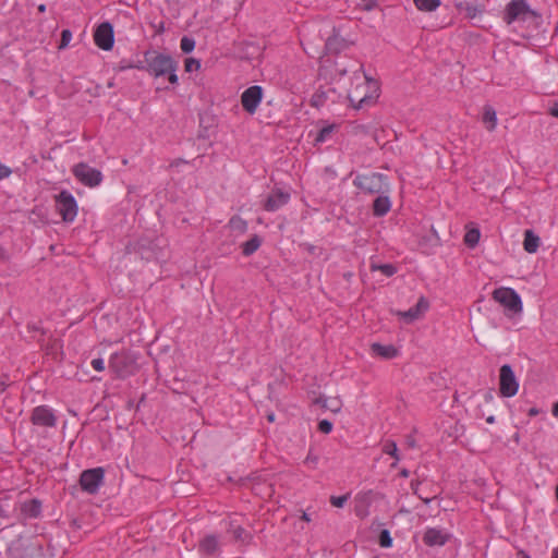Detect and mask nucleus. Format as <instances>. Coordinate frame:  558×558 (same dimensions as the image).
Listing matches in <instances>:
<instances>
[{
    "instance_id": "1",
    "label": "nucleus",
    "mask_w": 558,
    "mask_h": 558,
    "mask_svg": "<svg viewBox=\"0 0 558 558\" xmlns=\"http://www.w3.org/2000/svg\"><path fill=\"white\" fill-rule=\"evenodd\" d=\"M144 58L145 71L149 75L156 78L167 76V80L171 85L179 84V77L177 74L179 61L172 56L156 50H146L144 52Z\"/></svg>"
},
{
    "instance_id": "2",
    "label": "nucleus",
    "mask_w": 558,
    "mask_h": 558,
    "mask_svg": "<svg viewBox=\"0 0 558 558\" xmlns=\"http://www.w3.org/2000/svg\"><path fill=\"white\" fill-rule=\"evenodd\" d=\"M504 20L507 24L523 22L537 28L542 23V15L532 10L525 0H512L506 7Z\"/></svg>"
},
{
    "instance_id": "3",
    "label": "nucleus",
    "mask_w": 558,
    "mask_h": 558,
    "mask_svg": "<svg viewBox=\"0 0 558 558\" xmlns=\"http://www.w3.org/2000/svg\"><path fill=\"white\" fill-rule=\"evenodd\" d=\"M353 184L367 194H386L389 192L388 178L379 172L357 174Z\"/></svg>"
},
{
    "instance_id": "4",
    "label": "nucleus",
    "mask_w": 558,
    "mask_h": 558,
    "mask_svg": "<svg viewBox=\"0 0 558 558\" xmlns=\"http://www.w3.org/2000/svg\"><path fill=\"white\" fill-rule=\"evenodd\" d=\"M493 299L504 306L506 314L509 316L521 313L523 310L521 296L512 288L495 289Z\"/></svg>"
},
{
    "instance_id": "5",
    "label": "nucleus",
    "mask_w": 558,
    "mask_h": 558,
    "mask_svg": "<svg viewBox=\"0 0 558 558\" xmlns=\"http://www.w3.org/2000/svg\"><path fill=\"white\" fill-rule=\"evenodd\" d=\"M39 556H43V548L34 539H15L8 548L9 558H36Z\"/></svg>"
},
{
    "instance_id": "6",
    "label": "nucleus",
    "mask_w": 558,
    "mask_h": 558,
    "mask_svg": "<svg viewBox=\"0 0 558 558\" xmlns=\"http://www.w3.org/2000/svg\"><path fill=\"white\" fill-rule=\"evenodd\" d=\"M109 368L118 378H125L135 371V360L128 352H116L109 359Z\"/></svg>"
},
{
    "instance_id": "7",
    "label": "nucleus",
    "mask_w": 558,
    "mask_h": 558,
    "mask_svg": "<svg viewBox=\"0 0 558 558\" xmlns=\"http://www.w3.org/2000/svg\"><path fill=\"white\" fill-rule=\"evenodd\" d=\"M54 202L62 220L64 222L74 221L77 215V202L75 197L68 190H62L54 196Z\"/></svg>"
},
{
    "instance_id": "8",
    "label": "nucleus",
    "mask_w": 558,
    "mask_h": 558,
    "mask_svg": "<svg viewBox=\"0 0 558 558\" xmlns=\"http://www.w3.org/2000/svg\"><path fill=\"white\" fill-rule=\"evenodd\" d=\"M519 390V380L509 364H504L499 369V392L505 398H511Z\"/></svg>"
},
{
    "instance_id": "9",
    "label": "nucleus",
    "mask_w": 558,
    "mask_h": 558,
    "mask_svg": "<svg viewBox=\"0 0 558 558\" xmlns=\"http://www.w3.org/2000/svg\"><path fill=\"white\" fill-rule=\"evenodd\" d=\"M105 470L100 466L84 470L80 475V485L88 494L98 493L104 484Z\"/></svg>"
},
{
    "instance_id": "10",
    "label": "nucleus",
    "mask_w": 558,
    "mask_h": 558,
    "mask_svg": "<svg viewBox=\"0 0 558 558\" xmlns=\"http://www.w3.org/2000/svg\"><path fill=\"white\" fill-rule=\"evenodd\" d=\"M73 175L84 185L89 187L98 186L102 181L100 170L88 166L85 162L75 165L72 169Z\"/></svg>"
},
{
    "instance_id": "11",
    "label": "nucleus",
    "mask_w": 558,
    "mask_h": 558,
    "mask_svg": "<svg viewBox=\"0 0 558 558\" xmlns=\"http://www.w3.org/2000/svg\"><path fill=\"white\" fill-rule=\"evenodd\" d=\"M94 41L96 46L105 51L112 49L114 44L113 26L109 22L100 23L94 33Z\"/></svg>"
},
{
    "instance_id": "12",
    "label": "nucleus",
    "mask_w": 558,
    "mask_h": 558,
    "mask_svg": "<svg viewBox=\"0 0 558 558\" xmlns=\"http://www.w3.org/2000/svg\"><path fill=\"white\" fill-rule=\"evenodd\" d=\"M263 95L264 90L259 85H253L246 88L241 95V105L243 109L250 114L255 113L262 102Z\"/></svg>"
},
{
    "instance_id": "13",
    "label": "nucleus",
    "mask_w": 558,
    "mask_h": 558,
    "mask_svg": "<svg viewBox=\"0 0 558 558\" xmlns=\"http://www.w3.org/2000/svg\"><path fill=\"white\" fill-rule=\"evenodd\" d=\"M57 421L53 410L48 405H38L32 411L31 422L36 426L56 427Z\"/></svg>"
},
{
    "instance_id": "14",
    "label": "nucleus",
    "mask_w": 558,
    "mask_h": 558,
    "mask_svg": "<svg viewBox=\"0 0 558 558\" xmlns=\"http://www.w3.org/2000/svg\"><path fill=\"white\" fill-rule=\"evenodd\" d=\"M290 197H291V195L289 192H284L280 189H275L271 191V193L265 199V202L263 204V208L266 211H271V213L277 211L282 206L288 204V202L290 201Z\"/></svg>"
},
{
    "instance_id": "15",
    "label": "nucleus",
    "mask_w": 558,
    "mask_h": 558,
    "mask_svg": "<svg viewBox=\"0 0 558 558\" xmlns=\"http://www.w3.org/2000/svg\"><path fill=\"white\" fill-rule=\"evenodd\" d=\"M451 535L442 529L427 527L423 535V542L428 547L444 546Z\"/></svg>"
},
{
    "instance_id": "16",
    "label": "nucleus",
    "mask_w": 558,
    "mask_h": 558,
    "mask_svg": "<svg viewBox=\"0 0 558 558\" xmlns=\"http://www.w3.org/2000/svg\"><path fill=\"white\" fill-rule=\"evenodd\" d=\"M351 43L342 37L339 32L333 28L332 35H330L325 44L326 51L328 53L338 54L349 48Z\"/></svg>"
},
{
    "instance_id": "17",
    "label": "nucleus",
    "mask_w": 558,
    "mask_h": 558,
    "mask_svg": "<svg viewBox=\"0 0 558 558\" xmlns=\"http://www.w3.org/2000/svg\"><path fill=\"white\" fill-rule=\"evenodd\" d=\"M428 308V302L424 296H421L417 303L410 307L408 311H399L397 315L402 318L407 324H411L420 318V316Z\"/></svg>"
},
{
    "instance_id": "18",
    "label": "nucleus",
    "mask_w": 558,
    "mask_h": 558,
    "mask_svg": "<svg viewBox=\"0 0 558 558\" xmlns=\"http://www.w3.org/2000/svg\"><path fill=\"white\" fill-rule=\"evenodd\" d=\"M386 194H378L374 199L372 211L375 217H383L388 214L391 208L390 197Z\"/></svg>"
},
{
    "instance_id": "19",
    "label": "nucleus",
    "mask_w": 558,
    "mask_h": 558,
    "mask_svg": "<svg viewBox=\"0 0 558 558\" xmlns=\"http://www.w3.org/2000/svg\"><path fill=\"white\" fill-rule=\"evenodd\" d=\"M198 550L205 555H217L219 553V539L216 535H206L198 545Z\"/></svg>"
},
{
    "instance_id": "20",
    "label": "nucleus",
    "mask_w": 558,
    "mask_h": 558,
    "mask_svg": "<svg viewBox=\"0 0 558 558\" xmlns=\"http://www.w3.org/2000/svg\"><path fill=\"white\" fill-rule=\"evenodd\" d=\"M377 97H378V95H373V94H368V95L366 94V95L361 96V94L359 93V87H356L354 89L353 94L349 95V99H350L351 104L356 102L357 109H362L364 107H367V106L374 104Z\"/></svg>"
},
{
    "instance_id": "21",
    "label": "nucleus",
    "mask_w": 558,
    "mask_h": 558,
    "mask_svg": "<svg viewBox=\"0 0 558 558\" xmlns=\"http://www.w3.org/2000/svg\"><path fill=\"white\" fill-rule=\"evenodd\" d=\"M336 94V89L332 87H328L327 89H317L311 98V106L315 108L323 107L327 100L331 97V95Z\"/></svg>"
},
{
    "instance_id": "22",
    "label": "nucleus",
    "mask_w": 558,
    "mask_h": 558,
    "mask_svg": "<svg viewBox=\"0 0 558 558\" xmlns=\"http://www.w3.org/2000/svg\"><path fill=\"white\" fill-rule=\"evenodd\" d=\"M22 513L27 518H38L41 513L40 500L34 498L21 505Z\"/></svg>"
},
{
    "instance_id": "23",
    "label": "nucleus",
    "mask_w": 558,
    "mask_h": 558,
    "mask_svg": "<svg viewBox=\"0 0 558 558\" xmlns=\"http://www.w3.org/2000/svg\"><path fill=\"white\" fill-rule=\"evenodd\" d=\"M539 236L536 235L533 230L527 229L524 231L523 247L527 253H536L539 247Z\"/></svg>"
},
{
    "instance_id": "24",
    "label": "nucleus",
    "mask_w": 558,
    "mask_h": 558,
    "mask_svg": "<svg viewBox=\"0 0 558 558\" xmlns=\"http://www.w3.org/2000/svg\"><path fill=\"white\" fill-rule=\"evenodd\" d=\"M315 404H318L323 409L329 410L333 413H338L342 407V402L339 398H327L325 396H319L316 398Z\"/></svg>"
},
{
    "instance_id": "25",
    "label": "nucleus",
    "mask_w": 558,
    "mask_h": 558,
    "mask_svg": "<svg viewBox=\"0 0 558 558\" xmlns=\"http://www.w3.org/2000/svg\"><path fill=\"white\" fill-rule=\"evenodd\" d=\"M372 350L378 356L387 360L393 359L398 355V350L392 344L385 345L376 342L372 344Z\"/></svg>"
},
{
    "instance_id": "26",
    "label": "nucleus",
    "mask_w": 558,
    "mask_h": 558,
    "mask_svg": "<svg viewBox=\"0 0 558 558\" xmlns=\"http://www.w3.org/2000/svg\"><path fill=\"white\" fill-rule=\"evenodd\" d=\"M260 245L262 238L257 234H254L250 240L242 244V254L244 256H251L259 248Z\"/></svg>"
},
{
    "instance_id": "27",
    "label": "nucleus",
    "mask_w": 558,
    "mask_h": 558,
    "mask_svg": "<svg viewBox=\"0 0 558 558\" xmlns=\"http://www.w3.org/2000/svg\"><path fill=\"white\" fill-rule=\"evenodd\" d=\"M483 122L488 131H493L497 124V114L492 106H485L483 112Z\"/></svg>"
},
{
    "instance_id": "28",
    "label": "nucleus",
    "mask_w": 558,
    "mask_h": 558,
    "mask_svg": "<svg viewBox=\"0 0 558 558\" xmlns=\"http://www.w3.org/2000/svg\"><path fill=\"white\" fill-rule=\"evenodd\" d=\"M420 11L432 12L440 5V0H413Z\"/></svg>"
},
{
    "instance_id": "29",
    "label": "nucleus",
    "mask_w": 558,
    "mask_h": 558,
    "mask_svg": "<svg viewBox=\"0 0 558 558\" xmlns=\"http://www.w3.org/2000/svg\"><path fill=\"white\" fill-rule=\"evenodd\" d=\"M480 236H481V233H480V230L478 229H471V230H468L465 235H464V243L473 248L477 245L478 241H480Z\"/></svg>"
},
{
    "instance_id": "30",
    "label": "nucleus",
    "mask_w": 558,
    "mask_h": 558,
    "mask_svg": "<svg viewBox=\"0 0 558 558\" xmlns=\"http://www.w3.org/2000/svg\"><path fill=\"white\" fill-rule=\"evenodd\" d=\"M229 226L232 230H235L240 233H244L247 229V222L239 216H233L229 220Z\"/></svg>"
},
{
    "instance_id": "31",
    "label": "nucleus",
    "mask_w": 558,
    "mask_h": 558,
    "mask_svg": "<svg viewBox=\"0 0 558 558\" xmlns=\"http://www.w3.org/2000/svg\"><path fill=\"white\" fill-rule=\"evenodd\" d=\"M335 130V125L330 124V125H326L324 128H322L317 135L315 136V143H324L326 142Z\"/></svg>"
},
{
    "instance_id": "32",
    "label": "nucleus",
    "mask_w": 558,
    "mask_h": 558,
    "mask_svg": "<svg viewBox=\"0 0 558 558\" xmlns=\"http://www.w3.org/2000/svg\"><path fill=\"white\" fill-rule=\"evenodd\" d=\"M372 270H379L386 277H391L397 272V267L392 264L372 265Z\"/></svg>"
},
{
    "instance_id": "33",
    "label": "nucleus",
    "mask_w": 558,
    "mask_h": 558,
    "mask_svg": "<svg viewBox=\"0 0 558 558\" xmlns=\"http://www.w3.org/2000/svg\"><path fill=\"white\" fill-rule=\"evenodd\" d=\"M180 48L184 53H191L195 48V40L192 37L183 36L180 41Z\"/></svg>"
},
{
    "instance_id": "34",
    "label": "nucleus",
    "mask_w": 558,
    "mask_h": 558,
    "mask_svg": "<svg viewBox=\"0 0 558 558\" xmlns=\"http://www.w3.org/2000/svg\"><path fill=\"white\" fill-rule=\"evenodd\" d=\"M378 544L384 548H389L392 546V537L388 530H381L378 535Z\"/></svg>"
},
{
    "instance_id": "35",
    "label": "nucleus",
    "mask_w": 558,
    "mask_h": 558,
    "mask_svg": "<svg viewBox=\"0 0 558 558\" xmlns=\"http://www.w3.org/2000/svg\"><path fill=\"white\" fill-rule=\"evenodd\" d=\"M383 451L386 453V454H389L391 456L392 458L396 459V461H398L400 459L399 457V450H398V447H397V444L393 442V441H387L385 445H384V448H383Z\"/></svg>"
},
{
    "instance_id": "36",
    "label": "nucleus",
    "mask_w": 558,
    "mask_h": 558,
    "mask_svg": "<svg viewBox=\"0 0 558 558\" xmlns=\"http://www.w3.org/2000/svg\"><path fill=\"white\" fill-rule=\"evenodd\" d=\"M184 68L186 72L197 71L201 68V61L195 58H186Z\"/></svg>"
},
{
    "instance_id": "37",
    "label": "nucleus",
    "mask_w": 558,
    "mask_h": 558,
    "mask_svg": "<svg viewBox=\"0 0 558 558\" xmlns=\"http://www.w3.org/2000/svg\"><path fill=\"white\" fill-rule=\"evenodd\" d=\"M71 39H72L71 31L70 29H63L61 32L59 49H64L65 47H68V45L70 44Z\"/></svg>"
},
{
    "instance_id": "38",
    "label": "nucleus",
    "mask_w": 558,
    "mask_h": 558,
    "mask_svg": "<svg viewBox=\"0 0 558 558\" xmlns=\"http://www.w3.org/2000/svg\"><path fill=\"white\" fill-rule=\"evenodd\" d=\"M349 499V495L331 496L330 504L336 508H342Z\"/></svg>"
},
{
    "instance_id": "39",
    "label": "nucleus",
    "mask_w": 558,
    "mask_h": 558,
    "mask_svg": "<svg viewBox=\"0 0 558 558\" xmlns=\"http://www.w3.org/2000/svg\"><path fill=\"white\" fill-rule=\"evenodd\" d=\"M318 430L323 434H329L332 430V423L328 420H322L318 422Z\"/></svg>"
},
{
    "instance_id": "40",
    "label": "nucleus",
    "mask_w": 558,
    "mask_h": 558,
    "mask_svg": "<svg viewBox=\"0 0 558 558\" xmlns=\"http://www.w3.org/2000/svg\"><path fill=\"white\" fill-rule=\"evenodd\" d=\"M421 483L418 481H412L411 482V489L413 490V494L416 495L421 500H423L426 505H428L432 501V498L423 497L418 494V485Z\"/></svg>"
},
{
    "instance_id": "41",
    "label": "nucleus",
    "mask_w": 558,
    "mask_h": 558,
    "mask_svg": "<svg viewBox=\"0 0 558 558\" xmlns=\"http://www.w3.org/2000/svg\"><path fill=\"white\" fill-rule=\"evenodd\" d=\"M232 534L235 541L241 542H243L247 536L245 529H243L242 526H236L235 529H233Z\"/></svg>"
},
{
    "instance_id": "42",
    "label": "nucleus",
    "mask_w": 558,
    "mask_h": 558,
    "mask_svg": "<svg viewBox=\"0 0 558 558\" xmlns=\"http://www.w3.org/2000/svg\"><path fill=\"white\" fill-rule=\"evenodd\" d=\"M90 365L97 372H102L106 368L105 367V361L101 357H97V359L92 360Z\"/></svg>"
},
{
    "instance_id": "43",
    "label": "nucleus",
    "mask_w": 558,
    "mask_h": 558,
    "mask_svg": "<svg viewBox=\"0 0 558 558\" xmlns=\"http://www.w3.org/2000/svg\"><path fill=\"white\" fill-rule=\"evenodd\" d=\"M335 71L339 76H344L349 72L348 66L343 65L341 62H335Z\"/></svg>"
},
{
    "instance_id": "44",
    "label": "nucleus",
    "mask_w": 558,
    "mask_h": 558,
    "mask_svg": "<svg viewBox=\"0 0 558 558\" xmlns=\"http://www.w3.org/2000/svg\"><path fill=\"white\" fill-rule=\"evenodd\" d=\"M364 76L367 82L368 88H371L373 90V93H377L379 89L377 81L368 77L366 74H364Z\"/></svg>"
},
{
    "instance_id": "45",
    "label": "nucleus",
    "mask_w": 558,
    "mask_h": 558,
    "mask_svg": "<svg viewBox=\"0 0 558 558\" xmlns=\"http://www.w3.org/2000/svg\"><path fill=\"white\" fill-rule=\"evenodd\" d=\"M11 173H12V170L9 167H7L0 162V180L10 177Z\"/></svg>"
},
{
    "instance_id": "46",
    "label": "nucleus",
    "mask_w": 558,
    "mask_h": 558,
    "mask_svg": "<svg viewBox=\"0 0 558 558\" xmlns=\"http://www.w3.org/2000/svg\"><path fill=\"white\" fill-rule=\"evenodd\" d=\"M153 27L155 28V33L157 35H160L166 31L165 22L162 21H160L158 24H153Z\"/></svg>"
},
{
    "instance_id": "47",
    "label": "nucleus",
    "mask_w": 558,
    "mask_h": 558,
    "mask_svg": "<svg viewBox=\"0 0 558 558\" xmlns=\"http://www.w3.org/2000/svg\"><path fill=\"white\" fill-rule=\"evenodd\" d=\"M128 69H133V62L126 61V60H121L119 63V71H124Z\"/></svg>"
},
{
    "instance_id": "48",
    "label": "nucleus",
    "mask_w": 558,
    "mask_h": 558,
    "mask_svg": "<svg viewBox=\"0 0 558 558\" xmlns=\"http://www.w3.org/2000/svg\"><path fill=\"white\" fill-rule=\"evenodd\" d=\"M364 2V10L371 11L376 7L377 0H362Z\"/></svg>"
},
{
    "instance_id": "49",
    "label": "nucleus",
    "mask_w": 558,
    "mask_h": 558,
    "mask_svg": "<svg viewBox=\"0 0 558 558\" xmlns=\"http://www.w3.org/2000/svg\"><path fill=\"white\" fill-rule=\"evenodd\" d=\"M549 113L553 117L558 118V102L553 104V106L549 108Z\"/></svg>"
},
{
    "instance_id": "50",
    "label": "nucleus",
    "mask_w": 558,
    "mask_h": 558,
    "mask_svg": "<svg viewBox=\"0 0 558 558\" xmlns=\"http://www.w3.org/2000/svg\"><path fill=\"white\" fill-rule=\"evenodd\" d=\"M466 11H468V16L474 17L476 15L477 9H476V7L468 5Z\"/></svg>"
},
{
    "instance_id": "51",
    "label": "nucleus",
    "mask_w": 558,
    "mask_h": 558,
    "mask_svg": "<svg viewBox=\"0 0 558 558\" xmlns=\"http://www.w3.org/2000/svg\"><path fill=\"white\" fill-rule=\"evenodd\" d=\"M133 69L145 71V59L143 61H137L133 63Z\"/></svg>"
},
{
    "instance_id": "52",
    "label": "nucleus",
    "mask_w": 558,
    "mask_h": 558,
    "mask_svg": "<svg viewBox=\"0 0 558 558\" xmlns=\"http://www.w3.org/2000/svg\"><path fill=\"white\" fill-rule=\"evenodd\" d=\"M186 162H187L186 160H184L182 158H178V159L173 160L170 166L171 167H178V166H180L182 163H186Z\"/></svg>"
},
{
    "instance_id": "53",
    "label": "nucleus",
    "mask_w": 558,
    "mask_h": 558,
    "mask_svg": "<svg viewBox=\"0 0 558 558\" xmlns=\"http://www.w3.org/2000/svg\"><path fill=\"white\" fill-rule=\"evenodd\" d=\"M266 418H267V421H268L269 423H274V422H275V420H276V415H275V413H274V412H269V413H267Z\"/></svg>"
},
{
    "instance_id": "54",
    "label": "nucleus",
    "mask_w": 558,
    "mask_h": 558,
    "mask_svg": "<svg viewBox=\"0 0 558 558\" xmlns=\"http://www.w3.org/2000/svg\"><path fill=\"white\" fill-rule=\"evenodd\" d=\"M518 558H531L529 554H526L524 550H519L517 553Z\"/></svg>"
},
{
    "instance_id": "55",
    "label": "nucleus",
    "mask_w": 558,
    "mask_h": 558,
    "mask_svg": "<svg viewBox=\"0 0 558 558\" xmlns=\"http://www.w3.org/2000/svg\"><path fill=\"white\" fill-rule=\"evenodd\" d=\"M8 258V255L4 251V248L0 245V259L5 260Z\"/></svg>"
},
{
    "instance_id": "56",
    "label": "nucleus",
    "mask_w": 558,
    "mask_h": 558,
    "mask_svg": "<svg viewBox=\"0 0 558 558\" xmlns=\"http://www.w3.org/2000/svg\"><path fill=\"white\" fill-rule=\"evenodd\" d=\"M551 413L554 416L558 417V401L554 404Z\"/></svg>"
},
{
    "instance_id": "57",
    "label": "nucleus",
    "mask_w": 558,
    "mask_h": 558,
    "mask_svg": "<svg viewBox=\"0 0 558 558\" xmlns=\"http://www.w3.org/2000/svg\"><path fill=\"white\" fill-rule=\"evenodd\" d=\"M400 476H402V477H409V476H410V471H409V470H407V469H402V470L400 471Z\"/></svg>"
},
{
    "instance_id": "58",
    "label": "nucleus",
    "mask_w": 558,
    "mask_h": 558,
    "mask_svg": "<svg viewBox=\"0 0 558 558\" xmlns=\"http://www.w3.org/2000/svg\"><path fill=\"white\" fill-rule=\"evenodd\" d=\"M486 422H487L488 424H494V423H495V416H494V415H489V416H487V417H486Z\"/></svg>"
},
{
    "instance_id": "59",
    "label": "nucleus",
    "mask_w": 558,
    "mask_h": 558,
    "mask_svg": "<svg viewBox=\"0 0 558 558\" xmlns=\"http://www.w3.org/2000/svg\"><path fill=\"white\" fill-rule=\"evenodd\" d=\"M302 520L306 521V522H310L311 521V517L306 513V512H303L302 517H301Z\"/></svg>"
},
{
    "instance_id": "60",
    "label": "nucleus",
    "mask_w": 558,
    "mask_h": 558,
    "mask_svg": "<svg viewBox=\"0 0 558 558\" xmlns=\"http://www.w3.org/2000/svg\"><path fill=\"white\" fill-rule=\"evenodd\" d=\"M538 413V410L535 409V408H532L530 411H529V415L530 416H533V415H536Z\"/></svg>"
},
{
    "instance_id": "61",
    "label": "nucleus",
    "mask_w": 558,
    "mask_h": 558,
    "mask_svg": "<svg viewBox=\"0 0 558 558\" xmlns=\"http://www.w3.org/2000/svg\"><path fill=\"white\" fill-rule=\"evenodd\" d=\"M38 11L44 13L46 11V4H39L38 5Z\"/></svg>"
},
{
    "instance_id": "62",
    "label": "nucleus",
    "mask_w": 558,
    "mask_h": 558,
    "mask_svg": "<svg viewBox=\"0 0 558 558\" xmlns=\"http://www.w3.org/2000/svg\"><path fill=\"white\" fill-rule=\"evenodd\" d=\"M551 558H558V547L553 550Z\"/></svg>"
},
{
    "instance_id": "63",
    "label": "nucleus",
    "mask_w": 558,
    "mask_h": 558,
    "mask_svg": "<svg viewBox=\"0 0 558 558\" xmlns=\"http://www.w3.org/2000/svg\"><path fill=\"white\" fill-rule=\"evenodd\" d=\"M485 399H486V401L492 400L493 399V395L489 393V392L486 393Z\"/></svg>"
},
{
    "instance_id": "64",
    "label": "nucleus",
    "mask_w": 558,
    "mask_h": 558,
    "mask_svg": "<svg viewBox=\"0 0 558 558\" xmlns=\"http://www.w3.org/2000/svg\"><path fill=\"white\" fill-rule=\"evenodd\" d=\"M144 400H145V395L142 396L140 403L143 402Z\"/></svg>"
}]
</instances>
